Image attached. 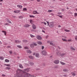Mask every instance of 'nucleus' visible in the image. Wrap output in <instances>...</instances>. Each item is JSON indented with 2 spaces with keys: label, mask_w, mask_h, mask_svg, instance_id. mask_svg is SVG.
<instances>
[{
  "label": "nucleus",
  "mask_w": 77,
  "mask_h": 77,
  "mask_svg": "<svg viewBox=\"0 0 77 77\" xmlns=\"http://www.w3.org/2000/svg\"><path fill=\"white\" fill-rule=\"evenodd\" d=\"M49 27L51 28H53L54 26V22H52L49 23Z\"/></svg>",
  "instance_id": "1"
},
{
  "label": "nucleus",
  "mask_w": 77,
  "mask_h": 77,
  "mask_svg": "<svg viewBox=\"0 0 77 77\" xmlns=\"http://www.w3.org/2000/svg\"><path fill=\"white\" fill-rule=\"evenodd\" d=\"M42 54H43V55H44V56H46V55L47 54V52H46L45 51H42Z\"/></svg>",
  "instance_id": "2"
},
{
  "label": "nucleus",
  "mask_w": 77,
  "mask_h": 77,
  "mask_svg": "<svg viewBox=\"0 0 77 77\" xmlns=\"http://www.w3.org/2000/svg\"><path fill=\"white\" fill-rule=\"evenodd\" d=\"M36 38L38 40H41L42 39V37L39 35H37Z\"/></svg>",
  "instance_id": "3"
},
{
  "label": "nucleus",
  "mask_w": 77,
  "mask_h": 77,
  "mask_svg": "<svg viewBox=\"0 0 77 77\" xmlns=\"http://www.w3.org/2000/svg\"><path fill=\"white\" fill-rule=\"evenodd\" d=\"M56 54L57 55V56H60L61 55L60 52L58 51L57 53H56Z\"/></svg>",
  "instance_id": "4"
},
{
  "label": "nucleus",
  "mask_w": 77,
  "mask_h": 77,
  "mask_svg": "<svg viewBox=\"0 0 77 77\" xmlns=\"http://www.w3.org/2000/svg\"><path fill=\"white\" fill-rule=\"evenodd\" d=\"M35 56L36 57H38V58L40 57L39 54L38 53H36Z\"/></svg>",
  "instance_id": "5"
},
{
  "label": "nucleus",
  "mask_w": 77,
  "mask_h": 77,
  "mask_svg": "<svg viewBox=\"0 0 77 77\" xmlns=\"http://www.w3.org/2000/svg\"><path fill=\"white\" fill-rule=\"evenodd\" d=\"M54 63L56 64H58L59 63V60H55L54 62Z\"/></svg>",
  "instance_id": "6"
},
{
  "label": "nucleus",
  "mask_w": 77,
  "mask_h": 77,
  "mask_svg": "<svg viewBox=\"0 0 77 77\" xmlns=\"http://www.w3.org/2000/svg\"><path fill=\"white\" fill-rule=\"evenodd\" d=\"M47 42L48 43H50V45H54V44L51 42H50V41H47Z\"/></svg>",
  "instance_id": "7"
},
{
  "label": "nucleus",
  "mask_w": 77,
  "mask_h": 77,
  "mask_svg": "<svg viewBox=\"0 0 77 77\" xmlns=\"http://www.w3.org/2000/svg\"><path fill=\"white\" fill-rule=\"evenodd\" d=\"M32 13L33 14H39V13H38V12H37V11H33Z\"/></svg>",
  "instance_id": "8"
},
{
  "label": "nucleus",
  "mask_w": 77,
  "mask_h": 77,
  "mask_svg": "<svg viewBox=\"0 0 77 77\" xmlns=\"http://www.w3.org/2000/svg\"><path fill=\"white\" fill-rule=\"evenodd\" d=\"M6 20L8 22V23H10V24H12V22H11V21L9 20V19H6Z\"/></svg>",
  "instance_id": "9"
},
{
  "label": "nucleus",
  "mask_w": 77,
  "mask_h": 77,
  "mask_svg": "<svg viewBox=\"0 0 77 77\" xmlns=\"http://www.w3.org/2000/svg\"><path fill=\"white\" fill-rule=\"evenodd\" d=\"M17 7L19 8H23V6L21 5H17Z\"/></svg>",
  "instance_id": "10"
},
{
  "label": "nucleus",
  "mask_w": 77,
  "mask_h": 77,
  "mask_svg": "<svg viewBox=\"0 0 77 77\" xmlns=\"http://www.w3.org/2000/svg\"><path fill=\"white\" fill-rule=\"evenodd\" d=\"M32 28L34 29H36V26L35 25V24H33L32 26Z\"/></svg>",
  "instance_id": "11"
},
{
  "label": "nucleus",
  "mask_w": 77,
  "mask_h": 77,
  "mask_svg": "<svg viewBox=\"0 0 77 77\" xmlns=\"http://www.w3.org/2000/svg\"><path fill=\"white\" fill-rule=\"evenodd\" d=\"M26 52L28 53H32V51H31L30 50H26Z\"/></svg>",
  "instance_id": "12"
},
{
  "label": "nucleus",
  "mask_w": 77,
  "mask_h": 77,
  "mask_svg": "<svg viewBox=\"0 0 77 77\" xmlns=\"http://www.w3.org/2000/svg\"><path fill=\"white\" fill-rule=\"evenodd\" d=\"M15 42L16 43H21V41H20L18 40H16L15 41Z\"/></svg>",
  "instance_id": "13"
},
{
  "label": "nucleus",
  "mask_w": 77,
  "mask_h": 77,
  "mask_svg": "<svg viewBox=\"0 0 77 77\" xmlns=\"http://www.w3.org/2000/svg\"><path fill=\"white\" fill-rule=\"evenodd\" d=\"M37 44H39V45H41L42 44V42H37Z\"/></svg>",
  "instance_id": "14"
},
{
  "label": "nucleus",
  "mask_w": 77,
  "mask_h": 77,
  "mask_svg": "<svg viewBox=\"0 0 77 77\" xmlns=\"http://www.w3.org/2000/svg\"><path fill=\"white\" fill-rule=\"evenodd\" d=\"M30 47L31 48H33L34 47V45L33 44V43L30 45Z\"/></svg>",
  "instance_id": "15"
},
{
  "label": "nucleus",
  "mask_w": 77,
  "mask_h": 77,
  "mask_svg": "<svg viewBox=\"0 0 77 77\" xmlns=\"http://www.w3.org/2000/svg\"><path fill=\"white\" fill-rule=\"evenodd\" d=\"M64 72H68V69H65L63 70Z\"/></svg>",
  "instance_id": "16"
},
{
  "label": "nucleus",
  "mask_w": 77,
  "mask_h": 77,
  "mask_svg": "<svg viewBox=\"0 0 77 77\" xmlns=\"http://www.w3.org/2000/svg\"><path fill=\"white\" fill-rule=\"evenodd\" d=\"M24 27H29V25L26 24L24 26Z\"/></svg>",
  "instance_id": "17"
},
{
  "label": "nucleus",
  "mask_w": 77,
  "mask_h": 77,
  "mask_svg": "<svg viewBox=\"0 0 77 77\" xmlns=\"http://www.w3.org/2000/svg\"><path fill=\"white\" fill-rule=\"evenodd\" d=\"M2 32L3 33H4V34H5V36H6V32L5 31H2Z\"/></svg>",
  "instance_id": "18"
},
{
  "label": "nucleus",
  "mask_w": 77,
  "mask_h": 77,
  "mask_svg": "<svg viewBox=\"0 0 77 77\" xmlns=\"http://www.w3.org/2000/svg\"><path fill=\"white\" fill-rule=\"evenodd\" d=\"M29 57L30 59H33V57L32 56H29Z\"/></svg>",
  "instance_id": "19"
},
{
  "label": "nucleus",
  "mask_w": 77,
  "mask_h": 77,
  "mask_svg": "<svg viewBox=\"0 0 77 77\" xmlns=\"http://www.w3.org/2000/svg\"><path fill=\"white\" fill-rule=\"evenodd\" d=\"M30 36L31 38H35V36L33 35L32 34H30Z\"/></svg>",
  "instance_id": "20"
},
{
  "label": "nucleus",
  "mask_w": 77,
  "mask_h": 77,
  "mask_svg": "<svg viewBox=\"0 0 77 77\" xmlns=\"http://www.w3.org/2000/svg\"><path fill=\"white\" fill-rule=\"evenodd\" d=\"M60 63H61V64L62 65H66V64H65V63L61 61L60 62Z\"/></svg>",
  "instance_id": "21"
},
{
  "label": "nucleus",
  "mask_w": 77,
  "mask_h": 77,
  "mask_svg": "<svg viewBox=\"0 0 77 77\" xmlns=\"http://www.w3.org/2000/svg\"><path fill=\"white\" fill-rule=\"evenodd\" d=\"M62 40L63 41H66V42H67V40H66V39H64L63 38H62Z\"/></svg>",
  "instance_id": "22"
},
{
  "label": "nucleus",
  "mask_w": 77,
  "mask_h": 77,
  "mask_svg": "<svg viewBox=\"0 0 77 77\" xmlns=\"http://www.w3.org/2000/svg\"><path fill=\"white\" fill-rule=\"evenodd\" d=\"M18 18H20V19H21V18H23L24 17H23V16H21L19 17Z\"/></svg>",
  "instance_id": "23"
},
{
  "label": "nucleus",
  "mask_w": 77,
  "mask_h": 77,
  "mask_svg": "<svg viewBox=\"0 0 77 77\" xmlns=\"http://www.w3.org/2000/svg\"><path fill=\"white\" fill-rule=\"evenodd\" d=\"M5 61L6 62H9V60L8 59H5Z\"/></svg>",
  "instance_id": "24"
},
{
  "label": "nucleus",
  "mask_w": 77,
  "mask_h": 77,
  "mask_svg": "<svg viewBox=\"0 0 77 77\" xmlns=\"http://www.w3.org/2000/svg\"><path fill=\"white\" fill-rule=\"evenodd\" d=\"M30 22L31 24H33V20H30Z\"/></svg>",
  "instance_id": "25"
},
{
  "label": "nucleus",
  "mask_w": 77,
  "mask_h": 77,
  "mask_svg": "<svg viewBox=\"0 0 77 77\" xmlns=\"http://www.w3.org/2000/svg\"><path fill=\"white\" fill-rule=\"evenodd\" d=\"M34 45V46H37V44H36V43H35L34 42H33L32 43Z\"/></svg>",
  "instance_id": "26"
},
{
  "label": "nucleus",
  "mask_w": 77,
  "mask_h": 77,
  "mask_svg": "<svg viewBox=\"0 0 77 77\" xmlns=\"http://www.w3.org/2000/svg\"><path fill=\"white\" fill-rule=\"evenodd\" d=\"M19 66L20 68H23V66H22L21 64H19Z\"/></svg>",
  "instance_id": "27"
},
{
  "label": "nucleus",
  "mask_w": 77,
  "mask_h": 77,
  "mask_svg": "<svg viewBox=\"0 0 77 77\" xmlns=\"http://www.w3.org/2000/svg\"><path fill=\"white\" fill-rule=\"evenodd\" d=\"M64 31H65V32H69L70 30H68V29H64Z\"/></svg>",
  "instance_id": "28"
},
{
  "label": "nucleus",
  "mask_w": 77,
  "mask_h": 77,
  "mask_svg": "<svg viewBox=\"0 0 77 77\" xmlns=\"http://www.w3.org/2000/svg\"><path fill=\"white\" fill-rule=\"evenodd\" d=\"M29 64L31 66H32V65H34V63H30Z\"/></svg>",
  "instance_id": "29"
},
{
  "label": "nucleus",
  "mask_w": 77,
  "mask_h": 77,
  "mask_svg": "<svg viewBox=\"0 0 77 77\" xmlns=\"http://www.w3.org/2000/svg\"><path fill=\"white\" fill-rule=\"evenodd\" d=\"M0 59H1V60H3L4 58L2 57H0Z\"/></svg>",
  "instance_id": "30"
},
{
  "label": "nucleus",
  "mask_w": 77,
  "mask_h": 77,
  "mask_svg": "<svg viewBox=\"0 0 77 77\" xmlns=\"http://www.w3.org/2000/svg\"><path fill=\"white\" fill-rule=\"evenodd\" d=\"M29 17L30 18H35V16L33 15H29Z\"/></svg>",
  "instance_id": "31"
},
{
  "label": "nucleus",
  "mask_w": 77,
  "mask_h": 77,
  "mask_svg": "<svg viewBox=\"0 0 77 77\" xmlns=\"http://www.w3.org/2000/svg\"><path fill=\"white\" fill-rule=\"evenodd\" d=\"M65 54H61L60 55L61 56H64Z\"/></svg>",
  "instance_id": "32"
},
{
  "label": "nucleus",
  "mask_w": 77,
  "mask_h": 77,
  "mask_svg": "<svg viewBox=\"0 0 77 77\" xmlns=\"http://www.w3.org/2000/svg\"><path fill=\"white\" fill-rule=\"evenodd\" d=\"M17 47H18V48H22V47L20 45H17Z\"/></svg>",
  "instance_id": "33"
},
{
  "label": "nucleus",
  "mask_w": 77,
  "mask_h": 77,
  "mask_svg": "<svg viewBox=\"0 0 77 77\" xmlns=\"http://www.w3.org/2000/svg\"><path fill=\"white\" fill-rule=\"evenodd\" d=\"M25 71H26V72H28L29 71V70L28 69H25Z\"/></svg>",
  "instance_id": "34"
},
{
  "label": "nucleus",
  "mask_w": 77,
  "mask_h": 77,
  "mask_svg": "<svg viewBox=\"0 0 77 77\" xmlns=\"http://www.w3.org/2000/svg\"><path fill=\"white\" fill-rule=\"evenodd\" d=\"M46 22H47V23L48 24V26H49L50 24H50V22H48L47 21Z\"/></svg>",
  "instance_id": "35"
},
{
  "label": "nucleus",
  "mask_w": 77,
  "mask_h": 77,
  "mask_svg": "<svg viewBox=\"0 0 77 77\" xmlns=\"http://www.w3.org/2000/svg\"><path fill=\"white\" fill-rule=\"evenodd\" d=\"M48 12H53L52 10H49L48 11Z\"/></svg>",
  "instance_id": "36"
},
{
  "label": "nucleus",
  "mask_w": 77,
  "mask_h": 77,
  "mask_svg": "<svg viewBox=\"0 0 77 77\" xmlns=\"http://www.w3.org/2000/svg\"><path fill=\"white\" fill-rule=\"evenodd\" d=\"M23 11H27V9L26 8H24L23 9Z\"/></svg>",
  "instance_id": "37"
},
{
  "label": "nucleus",
  "mask_w": 77,
  "mask_h": 77,
  "mask_svg": "<svg viewBox=\"0 0 77 77\" xmlns=\"http://www.w3.org/2000/svg\"><path fill=\"white\" fill-rule=\"evenodd\" d=\"M5 66H10V64H5Z\"/></svg>",
  "instance_id": "38"
},
{
  "label": "nucleus",
  "mask_w": 77,
  "mask_h": 77,
  "mask_svg": "<svg viewBox=\"0 0 77 77\" xmlns=\"http://www.w3.org/2000/svg\"><path fill=\"white\" fill-rule=\"evenodd\" d=\"M75 39L76 41H77V35L75 36Z\"/></svg>",
  "instance_id": "39"
},
{
  "label": "nucleus",
  "mask_w": 77,
  "mask_h": 77,
  "mask_svg": "<svg viewBox=\"0 0 77 77\" xmlns=\"http://www.w3.org/2000/svg\"><path fill=\"white\" fill-rule=\"evenodd\" d=\"M20 10H17V13H20Z\"/></svg>",
  "instance_id": "40"
},
{
  "label": "nucleus",
  "mask_w": 77,
  "mask_h": 77,
  "mask_svg": "<svg viewBox=\"0 0 77 77\" xmlns=\"http://www.w3.org/2000/svg\"><path fill=\"white\" fill-rule=\"evenodd\" d=\"M6 69H10L11 68L9 67H6Z\"/></svg>",
  "instance_id": "41"
},
{
  "label": "nucleus",
  "mask_w": 77,
  "mask_h": 77,
  "mask_svg": "<svg viewBox=\"0 0 77 77\" xmlns=\"http://www.w3.org/2000/svg\"><path fill=\"white\" fill-rule=\"evenodd\" d=\"M9 53L11 54H12V51H9Z\"/></svg>",
  "instance_id": "42"
},
{
  "label": "nucleus",
  "mask_w": 77,
  "mask_h": 77,
  "mask_svg": "<svg viewBox=\"0 0 77 77\" xmlns=\"http://www.w3.org/2000/svg\"><path fill=\"white\" fill-rule=\"evenodd\" d=\"M72 75H73V76H75V73H73L72 74Z\"/></svg>",
  "instance_id": "43"
},
{
  "label": "nucleus",
  "mask_w": 77,
  "mask_h": 77,
  "mask_svg": "<svg viewBox=\"0 0 77 77\" xmlns=\"http://www.w3.org/2000/svg\"><path fill=\"white\" fill-rule=\"evenodd\" d=\"M71 50H73V51H74L75 50V48H71Z\"/></svg>",
  "instance_id": "44"
},
{
  "label": "nucleus",
  "mask_w": 77,
  "mask_h": 77,
  "mask_svg": "<svg viewBox=\"0 0 77 77\" xmlns=\"http://www.w3.org/2000/svg\"><path fill=\"white\" fill-rule=\"evenodd\" d=\"M67 41H68V42H71L72 41H71V40L70 39V40H68Z\"/></svg>",
  "instance_id": "45"
},
{
  "label": "nucleus",
  "mask_w": 77,
  "mask_h": 77,
  "mask_svg": "<svg viewBox=\"0 0 77 77\" xmlns=\"http://www.w3.org/2000/svg\"><path fill=\"white\" fill-rule=\"evenodd\" d=\"M62 37H63L64 38H67L66 36H65L63 35L62 36Z\"/></svg>",
  "instance_id": "46"
},
{
  "label": "nucleus",
  "mask_w": 77,
  "mask_h": 77,
  "mask_svg": "<svg viewBox=\"0 0 77 77\" xmlns=\"http://www.w3.org/2000/svg\"><path fill=\"white\" fill-rule=\"evenodd\" d=\"M43 23L44 24H45V26H46V25H47V23H46L45 22H44Z\"/></svg>",
  "instance_id": "47"
},
{
  "label": "nucleus",
  "mask_w": 77,
  "mask_h": 77,
  "mask_svg": "<svg viewBox=\"0 0 77 77\" xmlns=\"http://www.w3.org/2000/svg\"><path fill=\"white\" fill-rule=\"evenodd\" d=\"M57 16H58L59 17H60V18H62V16H60V15H57Z\"/></svg>",
  "instance_id": "48"
},
{
  "label": "nucleus",
  "mask_w": 77,
  "mask_h": 77,
  "mask_svg": "<svg viewBox=\"0 0 77 77\" xmlns=\"http://www.w3.org/2000/svg\"><path fill=\"white\" fill-rule=\"evenodd\" d=\"M5 25H9V23H6L5 24Z\"/></svg>",
  "instance_id": "49"
},
{
  "label": "nucleus",
  "mask_w": 77,
  "mask_h": 77,
  "mask_svg": "<svg viewBox=\"0 0 77 77\" xmlns=\"http://www.w3.org/2000/svg\"><path fill=\"white\" fill-rule=\"evenodd\" d=\"M58 14L59 15H60V14H62V13L60 12H58Z\"/></svg>",
  "instance_id": "50"
},
{
  "label": "nucleus",
  "mask_w": 77,
  "mask_h": 77,
  "mask_svg": "<svg viewBox=\"0 0 77 77\" xmlns=\"http://www.w3.org/2000/svg\"><path fill=\"white\" fill-rule=\"evenodd\" d=\"M27 41L26 40H24L23 41V42H27Z\"/></svg>",
  "instance_id": "51"
},
{
  "label": "nucleus",
  "mask_w": 77,
  "mask_h": 77,
  "mask_svg": "<svg viewBox=\"0 0 77 77\" xmlns=\"http://www.w3.org/2000/svg\"><path fill=\"white\" fill-rule=\"evenodd\" d=\"M2 76H3V77H5V76H6V75H5L4 74H2Z\"/></svg>",
  "instance_id": "52"
},
{
  "label": "nucleus",
  "mask_w": 77,
  "mask_h": 77,
  "mask_svg": "<svg viewBox=\"0 0 77 77\" xmlns=\"http://www.w3.org/2000/svg\"><path fill=\"white\" fill-rule=\"evenodd\" d=\"M14 13H17V11H14Z\"/></svg>",
  "instance_id": "53"
},
{
  "label": "nucleus",
  "mask_w": 77,
  "mask_h": 77,
  "mask_svg": "<svg viewBox=\"0 0 77 77\" xmlns=\"http://www.w3.org/2000/svg\"><path fill=\"white\" fill-rule=\"evenodd\" d=\"M35 54H36V53H33V55H34V56H35Z\"/></svg>",
  "instance_id": "54"
},
{
  "label": "nucleus",
  "mask_w": 77,
  "mask_h": 77,
  "mask_svg": "<svg viewBox=\"0 0 77 77\" xmlns=\"http://www.w3.org/2000/svg\"><path fill=\"white\" fill-rule=\"evenodd\" d=\"M64 11H65V10H64V9H63L62 10V12Z\"/></svg>",
  "instance_id": "55"
},
{
  "label": "nucleus",
  "mask_w": 77,
  "mask_h": 77,
  "mask_svg": "<svg viewBox=\"0 0 77 77\" xmlns=\"http://www.w3.org/2000/svg\"><path fill=\"white\" fill-rule=\"evenodd\" d=\"M24 48H28V47L26 46Z\"/></svg>",
  "instance_id": "56"
},
{
  "label": "nucleus",
  "mask_w": 77,
  "mask_h": 77,
  "mask_svg": "<svg viewBox=\"0 0 77 77\" xmlns=\"http://www.w3.org/2000/svg\"><path fill=\"white\" fill-rule=\"evenodd\" d=\"M31 31L32 32H33L34 31V30L33 29H32L31 30Z\"/></svg>",
  "instance_id": "57"
},
{
  "label": "nucleus",
  "mask_w": 77,
  "mask_h": 77,
  "mask_svg": "<svg viewBox=\"0 0 77 77\" xmlns=\"http://www.w3.org/2000/svg\"><path fill=\"white\" fill-rule=\"evenodd\" d=\"M42 48H44V46H42Z\"/></svg>",
  "instance_id": "58"
},
{
  "label": "nucleus",
  "mask_w": 77,
  "mask_h": 77,
  "mask_svg": "<svg viewBox=\"0 0 77 77\" xmlns=\"http://www.w3.org/2000/svg\"><path fill=\"white\" fill-rule=\"evenodd\" d=\"M63 76L64 77H66V75H63Z\"/></svg>",
  "instance_id": "59"
},
{
  "label": "nucleus",
  "mask_w": 77,
  "mask_h": 77,
  "mask_svg": "<svg viewBox=\"0 0 77 77\" xmlns=\"http://www.w3.org/2000/svg\"><path fill=\"white\" fill-rule=\"evenodd\" d=\"M37 2H40V0H36Z\"/></svg>",
  "instance_id": "60"
},
{
  "label": "nucleus",
  "mask_w": 77,
  "mask_h": 77,
  "mask_svg": "<svg viewBox=\"0 0 77 77\" xmlns=\"http://www.w3.org/2000/svg\"><path fill=\"white\" fill-rule=\"evenodd\" d=\"M42 32H43V33H45V32L43 30H42Z\"/></svg>",
  "instance_id": "61"
},
{
  "label": "nucleus",
  "mask_w": 77,
  "mask_h": 77,
  "mask_svg": "<svg viewBox=\"0 0 77 77\" xmlns=\"http://www.w3.org/2000/svg\"><path fill=\"white\" fill-rule=\"evenodd\" d=\"M61 27V26L60 25L58 26V27Z\"/></svg>",
  "instance_id": "62"
},
{
  "label": "nucleus",
  "mask_w": 77,
  "mask_h": 77,
  "mask_svg": "<svg viewBox=\"0 0 77 77\" xmlns=\"http://www.w3.org/2000/svg\"><path fill=\"white\" fill-rule=\"evenodd\" d=\"M50 58H52V57H53V56H50Z\"/></svg>",
  "instance_id": "63"
},
{
  "label": "nucleus",
  "mask_w": 77,
  "mask_h": 77,
  "mask_svg": "<svg viewBox=\"0 0 77 77\" xmlns=\"http://www.w3.org/2000/svg\"><path fill=\"white\" fill-rule=\"evenodd\" d=\"M3 0H0V2H3Z\"/></svg>",
  "instance_id": "64"
}]
</instances>
